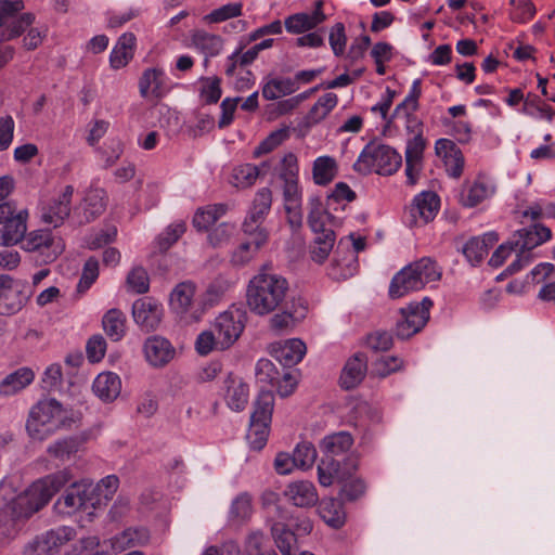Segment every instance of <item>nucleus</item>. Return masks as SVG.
<instances>
[{"label":"nucleus","instance_id":"nucleus-38","mask_svg":"<svg viewBox=\"0 0 555 555\" xmlns=\"http://www.w3.org/2000/svg\"><path fill=\"white\" fill-rule=\"evenodd\" d=\"M498 242V235L493 232L487 233L481 237H472L463 246V254L473 264H478L488 254L490 247Z\"/></svg>","mask_w":555,"mask_h":555},{"label":"nucleus","instance_id":"nucleus-59","mask_svg":"<svg viewBox=\"0 0 555 555\" xmlns=\"http://www.w3.org/2000/svg\"><path fill=\"white\" fill-rule=\"evenodd\" d=\"M251 512L253 506L250 495L247 493H241L231 504L230 517L236 521H244L250 517Z\"/></svg>","mask_w":555,"mask_h":555},{"label":"nucleus","instance_id":"nucleus-26","mask_svg":"<svg viewBox=\"0 0 555 555\" xmlns=\"http://www.w3.org/2000/svg\"><path fill=\"white\" fill-rule=\"evenodd\" d=\"M223 384V398L225 400L227 405L233 411H243L248 403V385L243 380L242 377L233 374H229L224 379Z\"/></svg>","mask_w":555,"mask_h":555},{"label":"nucleus","instance_id":"nucleus-48","mask_svg":"<svg viewBox=\"0 0 555 555\" xmlns=\"http://www.w3.org/2000/svg\"><path fill=\"white\" fill-rule=\"evenodd\" d=\"M297 90L298 85L292 78H271L262 87V96L266 100H276Z\"/></svg>","mask_w":555,"mask_h":555},{"label":"nucleus","instance_id":"nucleus-23","mask_svg":"<svg viewBox=\"0 0 555 555\" xmlns=\"http://www.w3.org/2000/svg\"><path fill=\"white\" fill-rule=\"evenodd\" d=\"M426 141L421 132L415 133L406 142L405 176L408 183L415 184L422 169L423 154Z\"/></svg>","mask_w":555,"mask_h":555},{"label":"nucleus","instance_id":"nucleus-12","mask_svg":"<svg viewBox=\"0 0 555 555\" xmlns=\"http://www.w3.org/2000/svg\"><path fill=\"white\" fill-rule=\"evenodd\" d=\"M271 205V190L268 188L258 190L242 224L245 234L257 237V244H264L268 238V232L263 228V222L270 212Z\"/></svg>","mask_w":555,"mask_h":555},{"label":"nucleus","instance_id":"nucleus-55","mask_svg":"<svg viewBox=\"0 0 555 555\" xmlns=\"http://www.w3.org/2000/svg\"><path fill=\"white\" fill-rule=\"evenodd\" d=\"M524 113L534 116L537 113L539 117L552 121L555 116V111L552 106L545 104L535 94L529 93L525 99Z\"/></svg>","mask_w":555,"mask_h":555},{"label":"nucleus","instance_id":"nucleus-42","mask_svg":"<svg viewBox=\"0 0 555 555\" xmlns=\"http://www.w3.org/2000/svg\"><path fill=\"white\" fill-rule=\"evenodd\" d=\"M271 531L275 545L282 555L299 554L297 537L285 524L275 522Z\"/></svg>","mask_w":555,"mask_h":555},{"label":"nucleus","instance_id":"nucleus-31","mask_svg":"<svg viewBox=\"0 0 555 555\" xmlns=\"http://www.w3.org/2000/svg\"><path fill=\"white\" fill-rule=\"evenodd\" d=\"M440 205L439 197L434 192H422L415 196L413 204L410 207V214L414 222L421 220L427 223L433 220L438 212Z\"/></svg>","mask_w":555,"mask_h":555},{"label":"nucleus","instance_id":"nucleus-53","mask_svg":"<svg viewBox=\"0 0 555 555\" xmlns=\"http://www.w3.org/2000/svg\"><path fill=\"white\" fill-rule=\"evenodd\" d=\"M78 448L79 442L76 439L66 438L51 443L48 447L47 452L50 456L61 462H65L68 461L70 456L78 451Z\"/></svg>","mask_w":555,"mask_h":555},{"label":"nucleus","instance_id":"nucleus-25","mask_svg":"<svg viewBox=\"0 0 555 555\" xmlns=\"http://www.w3.org/2000/svg\"><path fill=\"white\" fill-rule=\"evenodd\" d=\"M306 351L305 343L298 338H292L271 345L272 357L286 367L299 363L306 354Z\"/></svg>","mask_w":555,"mask_h":555},{"label":"nucleus","instance_id":"nucleus-47","mask_svg":"<svg viewBox=\"0 0 555 555\" xmlns=\"http://www.w3.org/2000/svg\"><path fill=\"white\" fill-rule=\"evenodd\" d=\"M149 538V531L144 528H128L114 537L112 545L117 551H124L146 543Z\"/></svg>","mask_w":555,"mask_h":555},{"label":"nucleus","instance_id":"nucleus-14","mask_svg":"<svg viewBox=\"0 0 555 555\" xmlns=\"http://www.w3.org/2000/svg\"><path fill=\"white\" fill-rule=\"evenodd\" d=\"M22 248L37 253L41 262L51 263L63 253L65 245L62 237L53 235L50 230H35L25 235Z\"/></svg>","mask_w":555,"mask_h":555},{"label":"nucleus","instance_id":"nucleus-8","mask_svg":"<svg viewBox=\"0 0 555 555\" xmlns=\"http://www.w3.org/2000/svg\"><path fill=\"white\" fill-rule=\"evenodd\" d=\"M401 165L402 157L393 147L373 141L364 146L353 164V169L363 175L374 171L382 176H390Z\"/></svg>","mask_w":555,"mask_h":555},{"label":"nucleus","instance_id":"nucleus-3","mask_svg":"<svg viewBox=\"0 0 555 555\" xmlns=\"http://www.w3.org/2000/svg\"><path fill=\"white\" fill-rule=\"evenodd\" d=\"M353 446V437L348 431H338L325 436L320 448L324 453L318 465L319 482L328 487L335 481H345L358 468V459L347 454Z\"/></svg>","mask_w":555,"mask_h":555},{"label":"nucleus","instance_id":"nucleus-41","mask_svg":"<svg viewBox=\"0 0 555 555\" xmlns=\"http://www.w3.org/2000/svg\"><path fill=\"white\" fill-rule=\"evenodd\" d=\"M338 173V165L334 157L319 156L312 164V179L317 185L330 184Z\"/></svg>","mask_w":555,"mask_h":555},{"label":"nucleus","instance_id":"nucleus-16","mask_svg":"<svg viewBox=\"0 0 555 555\" xmlns=\"http://www.w3.org/2000/svg\"><path fill=\"white\" fill-rule=\"evenodd\" d=\"M433 301L425 297L421 302L410 304L400 309V319L396 323V334L406 339L418 333L429 320V310Z\"/></svg>","mask_w":555,"mask_h":555},{"label":"nucleus","instance_id":"nucleus-43","mask_svg":"<svg viewBox=\"0 0 555 555\" xmlns=\"http://www.w3.org/2000/svg\"><path fill=\"white\" fill-rule=\"evenodd\" d=\"M318 512L321 518L332 528L338 529L345 524L346 515L343 504L337 499H323L319 504Z\"/></svg>","mask_w":555,"mask_h":555},{"label":"nucleus","instance_id":"nucleus-50","mask_svg":"<svg viewBox=\"0 0 555 555\" xmlns=\"http://www.w3.org/2000/svg\"><path fill=\"white\" fill-rule=\"evenodd\" d=\"M335 241L336 235L333 230L317 234L310 250L312 260L318 263L324 262L332 251Z\"/></svg>","mask_w":555,"mask_h":555},{"label":"nucleus","instance_id":"nucleus-54","mask_svg":"<svg viewBox=\"0 0 555 555\" xmlns=\"http://www.w3.org/2000/svg\"><path fill=\"white\" fill-rule=\"evenodd\" d=\"M119 480L115 475L102 478L96 485L92 483L93 494L99 499V506L109 501L118 489Z\"/></svg>","mask_w":555,"mask_h":555},{"label":"nucleus","instance_id":"nucleus-5","mask_svg":"<svg viewBox=\"0 0 555 555\" xmlns=\"http://www.w3.org/2000/svg\"><path fill=\"white\" fill-rule=\"evenodd\" d=\"M246 312L240 308H230L220 313L210 330L202 332L196 338V350L206 356L212 350L230 348L241 336L245 327Z\"/></svg>","mask_w":555,"mask_h":555},{"label":"nucleus","instance_id":"nucleus-21","mask_svg":"<svg viewBox=\"0 0 555 555\" xmlns=\"http://www.w3.org/2000/svg\"><path fill=\"white\" fill-rule=\"evenodd\" d=\"M134 322L145 331L155 330L163 317V307L155 299L145 297L134 301L132 306Z\"/></svg>","mask_w":555,"mask_h":555},{"label":"nucleus","instance_id":"nucleus-33","mask_svg":"<svg viewBox=\"0 0 555 555\" xmlns=\"http://www.w3.org/2000/svg\"><path fill=\"white\" fill-rule=\"evenodd\" d=\"M135 50V36L132 33L122 34L109 55V64L113 69H120L133 59Z\"/></svg>","mask_w":555,"mask_h":555},{"label":"nucleus","instance_id":"nucleus-10","mask_svg":"<svg viewBox=\"0 0 555 555\" xmlns=\"http://www.w3.org/2000/svg\"><path fill=\"white\" fill-rule=\"evenodd\" d=\"M25 8L22 0H0L1 40L10 41L20 37L35 22L33 13H18Z\"/></svg>","mask_w":555,"mask_h":555},{"label":"nucleus","instance_id":"nucleus-36","mask_svg":"<svg viewBox=\"0 0 555 555\" xmlns=\"http://www.w3.org/2000/svg\"><path fill=\"white\" fill-rule=\"evenodd\" d=\"M28 211L26 209L18 210L16 216L5 222L1 230V245L11 246L23 242L27 230Z\"/></svg>","mask_w":555,"mask_h":555},{"label":"nucleus","instance_id":"nucleus-64","mask_svg":"<svg viewBox=\"0 0 555 555\" xmlns=\"http://www.w3.org/2000/svg\"><path fill=\"white\" fill-rule=\"evenodd\" d=\"M185 232V224L178 222L170 224L157 238L160 251H166Z\"/></svg>","mask_w":555,"mask_h":555},{"label":"nucleus","instance_id":"nucleus-17","mask_svg":"<svg viewBox=\"0 0 555 555\" xmlns=\"http://www.w3.org/2000/svg\"><path fill=\"white\" fill-rule=\"evenodd\" d=\"M74 191L73 185H65L56 196L42 204L40 208L41 221L52 224L54 228L62 225L70 215Z\"/></svg>","mask_w":555,"mask_h":555},{"label":"nucleus","instance_id":"nucleus-20","mask_svg":"<svg viewBox=\"0 0 555 555\" xmlns=\"http://www.w3.org/2000/svg\"><path fill=\"white\" fill-rule=\"evenodd\" d=\"M143 352L147 363L156 369L166 366L176 357L172 344L159 335H153L145 339Z\"/></svg>","mask_w":555,"mask_h":555},{"label":"nucleus","instance_id":"nucleus-61","mask_svg":"<svg viewBox=\"0 0 555 555\" xmlns=\"http://www.w3.org/2000/svg\"><path fill=\"white\" fill-rule=\"evenodd\" d=\"M263 244H257V237L251 236L250 242L242 243L232 254L231 261L236 266H243L250 261Z\"/></svg>","mask_w":555,"mask_h":555},{"label":"nucleus","instance_id":"nucleus-9","mask_svg":"<svg viewBox=\"0 0 555 555\" xmlns=\"http://www.w3.org/2000/svg\"><path fill=\"white\" fill-rule=\"evenodd\" d=\"M274 406V396L271 390L261 389L254 404L247 441L251 449L261 450L268 440L270 423Z\"/></svg>","mask_w":555,"mask_h":555},{"label":"nucleus","instance_id":"nucleus-7","mask_svg":"<svg viewBox=\"0 0 555 555\" xmlns=\"http://www.w3.org/2000/svg\"><path fill=\"white\" fill-rule=\"evenodd\" d=\"M441 271L436 262L424 257L401 269L391 280L389 295L400 298L410 292L420 291L426 284L438 281Z\"/></svg>","mask_w":555,"mask_h":555},{"label":"nucleus","instance_id":"nucleus-19","mask_svg":"<svg viewBox=\"0 0 555 555\" xmlns=\"http://www.w3.org/2000/svg\"><path fill=\"white\" fill-rule=\"evenodd\" d=\"M359 269L358 256L351 250L348 242L340 240L333 261L328 269V275L334 280H347L353 276Z\"/></svg>","mask_w":555,"mask_h":555},{"label":"nucleus","instance_id":"nucleus-34","mask_svg":"<svg viewBox=\"0 0 555 555\" xmlns=\"http://www.w3.org/2000/svg\"><path fill=\"white\" fill-rule=\"evenodd\" d=\"M35 379V373L29 367H20L8 374L0 382V396L11 397L29 386Z\"/></svg>","mask_w":555,"mask_h":555},{"label":"nucleus","instance_id":"nucleus-57","mask_svg":"<svg viewBox=\"0 0 555 555\" xmlns=\"http://www.w3.org/2000/svg\"><path fill=\"white\" fill-rule=\"evenodd\" d=\"M287 138H288V131L286 129H279V130L271 132L254 150L253 156L255 158H258L264 154L272 152L279 145H281Z\"/></svg>","mask_w":555,"mask_h":555},{"label":"nucleus","instance_id":"nucleus-15","mask_svg":"<svg viewBox=\"0 0 555 555\" xmlns=\"http://www.w3.org/2000/svg\"><path fill=\"white\" fill-rule=\"evenodd\" d=\"M195 291L196 287L192 282H182L170 293L171 310L188 322L198 321L205 311L202 298L195 299Z\"/></svg>","mask_w":555,"mask_h":555},{"label":"nucleus","instance_id":"nucleus-45","mask_svg":"<svg viewBox=\"0 0 555 555\" xmlns=\"http://www.w3.org/2000/svg\"><path fill=\"white\" fill-rule=\"evenodd\" d=\"M126 323L125 313L115 308L108 310L102 318L103 330L113 341H119L126 335Z\"/></svg>","mask_w":555,"mask_h":555},{"label":"nucleus","instance_id":"nucleus-30","mask_svg":"<svg viewBox=\"0 0 555 555\" xmlns=\"http://www.w3.org/2000/svg\"><path fill=\"white\" fill-rule=\"evenodd\" d=\"M284 495L297 507L313 506L319 500L314 485L308 480L291 482L286 487Z\"/></svg>","mask_w":555,"mask_h":555},{"label":"nucleus","instance_id":"nucleus-46","mask_svg":"<svg viewBox=\"0 0 555 555\" xmlns=\"http://www.w3.org/2000/svg\"><path fill=\"white\" fill-rule=\"evenodd\" d=\"M338 104V96L333 92L323 94L313 104L306 116L308 125H317L322 121Z\"/></svg>","mask_w":555,"mask_h":555},{"label":"nucleus","instance_id":"nucleus-40","mask_svg":"<svg viewBox=\"0 0 555 555\" xmlns=\"http://www.w3.org/2000/svg\"><path fill=\"white\" fill-rule=\"evenodd\" d=\"M493 193L494 186L490 182L483 179H477L472 184L463 189L461 193V203L466 207H475L492 196Z\"/></svg>","mask_w":555,"mask_h":555},{"label":"nucleus","instance_id":"nucleus-58","mask_svg":"<svg viewBox=\"0 0 555 555\" xmlns=\"http://www.w3.org/2000/svg\"><path fill=\"white\" fill-rule=\"evenodd\" d=\"M421 79H415L405 99L397 105L393 117H400L402 112L414 113L418 108V99L421 96Z\"/></svg>","mask_w":555,"mask_h":555},{"label":"nucleus","instance_id":"nucleus-24","mask_svg":"<svg viewBox=\"0 0 555 555\" xmlns=\"http://www.w3.org/2000/svg\"><path fill=\"white\" fill-rule=\"evenodd\" d=\"M25 305V297L11 276L0 274V314L18 312Z\"/></svg>","mask_w":555,"mask_h":555},{"label":"nucleus","instance_id":"nucleus-51","mask_svg":"<svg viewBox=\"0 0 555 555\" xmlns=\"http://www.w3.org/2000/svg\"><path fill=\"white\" fill-rule=\"evenodd\" d=\"M330 218V215L323 209L322 203L319 198L310 199V212L308 216V223L311 230L317 234L323 233L325 231L331 230L326 228V220Z\"/></svg>","mask_w":555,"mask_h":555},{"label":"nucleus","instance_id":"nucleus-49","mask_svg":"<svg viewBox=\"0 0 555 555\" xmlns=\"http://www.w3.org/2000/svg\"><path fill=\"white\" fill-rule=\"evenodd\" d=\"M225 212L227 206L224 204L208 205L199 208L193 217V225L199 231L207 230Z\"/></svg>","mask_w":555,"mask_h":555},{"label":"nucleus","instance_id":"nucleus-18","mask_svg":"<svg viewBox=\"0 0 555 555\" xmlns=\"http://www.w3.org/2000/svg\"><path fill=\"white\" fill-rule=\"evenodd\" d=\"M141 98L156 101L164 98L170 90L169 79L160 67H150L142 72L138 81Z\"/></svg>","mask_w":555,"mask_h":555},{"label":"nucleus","instance_id":"nucleus-35","mask_svg":"<svg viewBox=\"0 0 555 555\" xmlns=\"http://www.w3.org/2000/svg\"><path fill=\"white\" fill-rule=\"evenodd\" d=\"M106 204V192L100 188H90L80 205L83 210V218L79 220V223H88L94 220L105 210Z\"/></svg>","mask_w":555,"mask_h":555},{"label":"nucleus","instance_id":"nucleus-60","mask_svg":"<svg viewBox=\"0 0 555 555\" xmlns=\"http://www.w3.org/2000/svg\"><path fill=\"white\" fill-rule=\"evenodd\" d=\"M296 467L301 469L310 468L317 459V450L312 443L304 441L298 443L294 450Z\"/></svg>","mask_w":555,"mask_h":555},{"label":"nucleus","instance_id":"nucleus-63","mask_svg":"<svg viewBox=\"0 0 555 555\" xmlns=\"http://www.w3.org/2000/svg\"><path fill=\"white\" fill-rule=\"evenodd\" d=\"M299 167L297 156L289 152L280 160L279 177L283 181L298 180Z\"/></svg>","mask_w":555,"mask_h":555},{"label":"nucleus","instance_id":"nucleus-32","mask_svg":"<svg viewBox=\"0 0 555 555\" xmlns=\"http://www.w3.org/2000/svg\"><path fill=\"white\" fill-rule=\"evenodd\" d=\"M191 46L205 55V65L209 57L220 54L223 49V39L216 34L204 29H195L190 35Z\"/></svg>","mask_w":555,"mask_h":555},{"label":"nucleus","instance_id":"nucleus-13","mask_svg":"<svg viewBox=\"0 0 555 555\" xmlns=\"http://www.w3.org/2000/svg\"><path fill=\"white\" fill-rule=\"evenodd\" d=\"M75 538V528L69 526H60L35 537L25 545L23 554L59 555L61 550Z\"/></svg>","mask_w":555,"mask_h":555},{"label":"nucleus","instance_id":"nucleus-6","mask_svg":"<svg viewBox=\"0 0 555 555\" xmlns=\"http://www.w3.org/2000/svg\"><path fill=\"white\" fill-rule=\"evenodd\" d=\"M68 412L55 399L37 402L29 412L26 429L33 439L44 440L61 428L69 426Z\"/></svg>","mask_w":555,"mask_h":555},{"label":"nucleus","instance_id":"nucleus-2","mask_svg":"<svg viewBox=\"0 0 555 555\" xmlns=\"http://www.w3.org/2000/svg\"><path fill=\"white\" fill-rule=\"evenodd\" d=\"M72 479L68 469H62L34 481L27 489L18 494L11 504L12 516L0 512V535L12 538L16 533L14 519H28L44 507Z\"/></svg>","mask_w":555,"mask_h":555},{"label":"nucleus","instance_id":"nucleus-52","mask_svg":"<svg viewBox=\"0 0 555 555\" xmlns=\"http://www.w3.org/2000/svg\"><path fill=\"white\" fill-rule=\"evenodd\" d=\"M261 176V169L257 165L243 164L234 168L233 180L238 188H249Z\"/></svg>","mask_w":555,"mask_h":555},{"label":"nucleus","instance_id":"nucleus-11","mask_svg":"<svg viewBox=\"0 0 555 555\" xmlns=\"http://www.w3.org/2000/svg\"><path fill=\"white\" fill-rule=\"evenodd\" d=\"M96 507H99V499L93 494L92 482L87 480L70 485L55 502L57 512L68 516Z\"/></svg>","mask_w":555,"mask_h":555},{"label":"nucleus","instance_id":"nucleus-39","mask_svg":"<svg viewBox=\"0 0 555 555\" xmlns=\"http://www.w3.org/2000/svg\"><path fill=\"white\" fill-rule=\"evenodd\" d=\"M92 389L95 396L101 400L111 402L119 396L121 382L119 376L115 373H101L94 379Z\"/></svg>","mask_w":555,"mask_h":555},{"label":"nucleus","instance_id":"nucleus-4","mask_svg":"<svg viewBox=\"0 0 555 555\" xmlns=\"http://www.w3.org/2000/svg\"><path fill=\"white\" fill-rule=\"evenodd\" d=\"M289 292L288 281L281 274L261 270L254 275L246 289V304L256 315H268L283 309Z\"/></svg>","mask_w":555,"mask_h":555},{"label":"nucleus","instance_id":"nucleus-62","mask_svg":"<svg viewBox=\"0 0 555 555\" xmlns=\"http://www.w3.org/2000/svg\"><path fill=\"white\" fill-rule=\"evenodd\" d=\"M127 285L129 289L137 294L146 293L150 287V280L146 270L142 267L133 268L128 273Z\"/></svg>","mask_w":555,"mask_h":555},{"label":"nucleus","instance_id":"nucleus-22","mask_svg":"<svg viewBox=\"0 0 555 555\" xmlns=\"http://www.w3.org/2000/svg\"><path fill=\"white\" fill-rule=\"evenodd\" d=\"M551 235V230L547 227L534 223L516 231L512 244L515 245L516 251L528 254V251L548 241Z\"/></svg>","mask_w":555,"mask_h":555},{"label":"nucleus","instance_id":"nucleus-1","mask_svg":"<svg viewBox=\"0 0 555 555\" xmlns=\"http://www.w3.org/2000/svg\"><path fill=\"white\" fill-rule=\"evenodd\" d=\"M72 479L68 469H62L34 481L27 489L18 494L11 504L12 516L0 512V535L12 538L16 533L14 519H28L44 507Z\"/></svg>","mask_w":555,"mask_h":555},{"label":"nucleus","instance_id":"nucleus-37","mask_svg":"<svg viewBox=\"0 0 555 555\" xmlns=\"http://www.w3.org/2000/svg\"><path fill=\"white\" fill-rule=\"evenodd\" d=\"M532 280L542 284L539 298L544 301L555 300V267L552 263H540L531 271Z\"/></svg>","mask_w":555,"mask_h":555},{"label":"nucleus","instance_id":"nucleus-56","mask_svg":"<svg viewBox=\"0 0 555 555\" xmlns=\"http://www.w3.org/2000/svg\"><path fill=\"white\" fill-rule=\"evenodd\" d=\"M243 4L241 2L228 3L212 10L209 14L205 15L203 20L208 24L221 23L227 20L241 16Z\"/></svg>","mask_w":555,"mask_h":555},{"label":"nucleus","instance_id":"nucleus-44","mask_svg":"<svg viewBox=\"0 0 555 555\" xmlns=\"http://www.w3.org/2000/svg\"><path fill=\"white\" fill-rule=\"evenodd\" d=\"M236 284L235 279L225 276L216 278L201 296L204 308H210L218 304L221 298Z\"/></svg>","mask_w":555,"mask_h":555},{"label":"nucleus","instance_id":"nucleus-28","mask_svg":"<svg viewBox=\"0 0 555 555\" xmlns=\"http://www.w3.org/2000/svg\"><path fill=\"white\" fill-rule=\"evenodd\" d=\"M326 20L323 12V1L315 2V8L311 13H297L285 20V28L292 34H301L315 28Z\"/></svg>","mask_w":555,"mask_h":555},{"label":"nucleus","instance_id":"nucleus-27","mask_svg":"<svg viewBox=\"0 0 555 555\" xmlns=\"http://www.w3.org/2000/svg\"><path fill=\"white\" fill-rule=\"evenodd\" d=\"M435 150L437 155L443 158L448 175L455 179L460 178L463 173L464 156L456 144L449 139H439Z\"/></svg>","mask_w":555,"mask_h":555},{"label":"nucleus","instance_id":"nucleus-29","mask_svg":"<svg viewBox=\"0 0 555 555\" xmlns=\"http://www.w3.org/2000/svg\"><path fill=\"white\" fill-rule=\"evenodd\" d=\"M367 371V358L358 352L349 358L341 371L339 383L344 389L357 387L364 378Z\"/></svg>","mask_w":555,"mask_h":555}]
</instances>
